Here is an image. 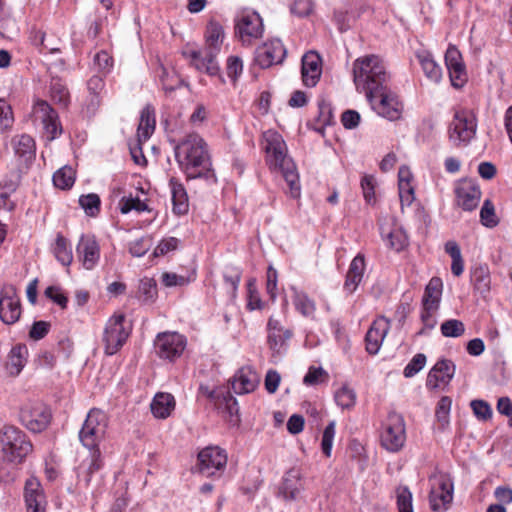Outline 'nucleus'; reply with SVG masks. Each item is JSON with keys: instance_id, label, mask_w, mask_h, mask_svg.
Here are the masks:
<instances>
[{"instance_id": "nucleus-34", "label": "nucleus", "mask_w": 512, "mask_h": 512, "mask_svg": "<svg viewBox=\"0 0 512 512\" xmlns=\"http://www.w3.org/2000/svg\"><path fill=\"white\" fill-rule=\"evenodd\" d=\"M225 38L224 28L216 21L207 24L205 32V48L219 54Z\"/></svg>"}, {"instance_id": "nucleus-29", "label": "nucleus", "mask_w": 512, "mask_h": 512, "mask_svg": "<svg viewBox=\"0 0 512 512\" xmlns=\"http://www.w3.org/2000/svg\"><path fill=\"white\" fill-rule=\"evenodd\" d=\"M89 456L82 461L78 467V478L83 481L86 486H89L92 477L95 473L103 467V460L101 457L100 449H88Z\"/></svg>"}, {"instance_id": "nucleus-39", "label": "nucleus", "mask_w": 512, "mask_h": 512, "mask_svg": "<svg viewBox=\"0 0 512 512\" xmlns=\"http://www.w3.org/2000/svg\"><path fill=\"white\" fill-rule=\"evenodd\" d=\"M52 252L63 266H70L72 264L74 258L72 247L69 240L62 234H57L52 246Z\"/></svg>"}, {"instance_id": "nucleus-25", "label": "nucleus", "mask_w": 512, "mask_h": 512, "mask_svg": "<svg viewBox=\"0 0 512 512\" xmlns=\"http://www.w3.org/2000/svg\"><path fill=\"white\" fill-rule=\"evenodd\" d=\"M390 329V320L380 316L373 321L366 333V350L369 354L375 355L379 352L383 341Z\"/></svg>"}, {"instance_id": "nucleus-20", "label": "nucleus", "mask_w": 512, "mask_h": 512, "mask_svg": "<svg viewBox=\"0 0 512 512\" xmlns=\"http://www.w3.org/2000/svg\"><path fill=\"white\" fill-rule=\"evenodd\" d=\"M286 55L284 45L279 39H273L263 43L256 49L255 61L261 68H269L281 63Z\"/></svg>"}, {"instance_id": "nucleus-55", "label": "nucleus", "mask_w": 512, "mask_h": 512, "mask_svg": "<svg viewBox=\"0 0 512 512\" xmlns=\"http://www.w3.org/2000/svg\"><path fill=\"white\" fill-rule=\"evenodd\" d=\"M327 379L328 373L322 367H310L304 376L303 383L313 386L325 382Z\"/></svg>"}, {"instance_id": "nucleus-21", "label": "nucleus", "mask_w": 512, "mask_h": 512, "mask_svg": "<svg viewBox=\"0 0 512 512\" xmlns=\"http://www.w3.org/2000/svg\"><path fill=\"white\" fill-rule=\"evenodd\" d=\"M267 341L273 354L282 355L292 337V331L285 328L280 320L270 317L267 323Z\"/></svg>"}, {"instance_id": "nucleus-41", "label": "nucleus", "mask_w": 512, "mask_h": 512, "mask_svg": "<svg viewBox=\"0 0 512 512\" xmlns=\"http://www.w3.org/2000/svg\"><path fill=\"white\" fill-rule=\"evenodd\" d=\"M471 281L474 288L481 294L490 290V272L487 267L479 266L471 272Z\"/></svg>"}, {"instance_id": "nucleus-31", "label": "nucleus", "mask_w": 512, "mask_h": 512, "mask_svg": "<svg viewBox=\"0 0 512 512\" xmlns=\"http://www.w3.org/2000/svg\"><path fill=\"white\" fill-rule=\"evenodd\" d=\"M171 190L173 212L176 215H184L189 210V200L186 189L177 179L171 178L169 181Z\"/></svg>"}, {"instance_id": "nucleus-51", "label": "nucleus", "mask_w": 512, "mask_h": 512, "mask_svg": "<svg viewBox=\"0 0 512 512\" xmlns=\"http://www.w3.org/2000/svg\"><path fill=\"white\" fill-rule=\"evenodd\" d=\"M79 204L89 216H96L100 210V198L97 194L91 193L82 195Z\"/></svg>"}, {"instance_id": "nucleus-45", "label": "nucleus", "mask_w": 512, "mask_h": 512, "mask_svg": "<svg viewBox=\"0 0 512 512\" xmlns=\"http://www.w3.org/2000/svg\"><path fill=\"white\" fill-rule=\"evenodd\" d=\"M334 399L342 409H351L356 404V393L347 385H343L334 394Z\"/></svg>"}, {"instance_id": "nucleus-46", "label": "nucleus", "mask_w": 512, "mask_h": 512, "mask_svg": "<svg viewBox=\"0 0 512 512\" xmlns=\"http://www.w3.org/2000/svg\"><path fill=\"white\" fill-rule=\"evenodd\" d=\"M481 223L488 228H493L498 225L499 220L495 213L494 204L491 200L486 199L480 210Z\"/></svg>"}, {"instance_id": "nucleus-40", "label": "nucleus", "mask_w": 512, "mask_h": 512, "mask_svg": "<svg viewBox=\"0 0 512 512\" xmlns=\"http://www.w3.org/2000/svg\"><path fill=\"white\" fill-rule=\"evenodd\" d=\"M293 303L296 310L305 317H313L316 311L315 302L304 292L295 291Z\"/></svg>"}, {"instance_id": "nucleus-50", "label": "nucleus", "mask_w": 512, "mask_h": 512, "mask_svg": "<svg viewBox=\"0 0 512 512\" xmlns=\"http://www.w3.org/2000/svg\"><path fill=\"white\" fill-rule=\"evenodd\" d=\"M397 507L399 512H413L412 493L406 486L396 489Z\"/></svg>"}, {"instance_id": "nucleus-49", "label": "nucleus", "mask_w": 512, "mask_h": 512, "mask_svg": "<svg viewBox=\"0 0 512 512\" xmlns=\"http://www.w3.org/2000/svg\"><path fill=\"white\" fill-rule=\"evenodd\" d=\"M51 99L62 106H67L69 101V93L64 84L59 80H52L50 84Z\"/></svg>"}, {"instance_id": "nucleus-32", "label": "nucleus", "mask_w": 512, "mask_h": 512, "mask_svg": "<svg viewBox=\"0 0 512 512\" xmlns=\"http://www.w3.org/2000/svg\"><path fill=\"white\" fill-rule=\"evenodd\" d=\"M30 40L40 51H47L52 54L61 51L59 47L61 40L53 34H47L41 30L33 29L30 32Z\"/></svg>"}, {"instance_id": "nucleus-57", "label": "nucleus", "mask_w": 512, "mask_h": 512, "mask_svg": "<svg viewBox=\"0 0 512 512\" xmlns=\"http://www.w3.org/2000/svg\"><path fill=\"white\" fill-rule=\"evenodd\" d=\"M426 364V356L422 353L414 355L410 362L404 368L403 374L405 377L410 378L415 376L421 371Z\"/></svg>"}, {"instance_id": "nucleus-17", "label": "nucleus", "mask_w": 512, "mask_h": 512, "mask_svg": "<svg viewBox=\"0 0 512 512\" xmlns=\"http://www.w3.org/2000/svg\"><path fill=\"white\" fill-rule=\"evenodd\" d=\"M445 64L449 73L451 85L462 88L467 82L466 67L460 51L454 45H449L445 53Z\"/></svg>"}, {"instance_id": "nucleus-19", "label": "nucleus", "mask_w": 512, "mask_h": 512, "mask_svg": "<svg viewBox=\"0 0 512 512\" xmlns=\"http://www.w3.org/2000/svg\"><path fill=\"white\" fill-rule=\"evenodd\" d=\"M21 313V303L15 288H5L0 297V320L6 325H12L19 320Z\"/></svg>"}, {"instance_id": "nucleus-6", "label": "nucleus", "mask_w": 512, "mask_h": 512, "mask_svg": "<svg viewBox=\"0 0 512 512\" xmlns=\"http://www.w3.org/2000/svg\"><path fill=\"white\" fill-rule=\"evenodd\" d=\"M429 502L433 511H446L453 499V482L449 475L435 473L430 477Z\"/></svg>"}, {"instance_id": "nucleus-2", "label": "nucleus", "mask_w": 512, "mask_h": 512, "mask_svg": "<svg viewBox=\"0 0 512 512\" xmlns=\"http://www.w3.org/2000/svg\"><path fill=\"white\" fill-rule=\"evenodd\" d=\"M175 157L189 179L203 176L211 166L206 143L196 133L188 134L175 146Z\"/></svg>"}, {"instance_id": "nucleus-44", "label": "nucleus", "mask_w": 512, "mask_h": 512, "mask_svg": "<svg viewBox=\"0 0 512 512\" xmlns=\"http://www.w3.org/2000/svg\"><path fill=\"white\" fill-rule=\"evenodd\" d=\"M157 75L165 92H172L181 84L180 77L174 71H168L162 65L159 67Z\"/></svg>"}, {"instance_id": "nucleus-5", "label": "nucleus", "mask_w": 512, "mask_h": 512, "mask_svg": "<svg viewBox=\"0 0 512 512\" xmlns=\"http://www.w3.org/2000/svg\"><path fill=\"white\" fill-rule=\"evenodd\" d=\"M108 418L99 409H91L79 432V439L87 449H99L100 442L104 439Z\"/></svg>"}, {"instance_id": "nucleus-60", "label": "nucleus", "mask_w": 512, "mask_h": 512, "mask_svg": "<svg viewBox=\"0 0 512 512\" xmlns=\"http://www.w3.org/2000/svg\"><path fill=\"white\" fill-rule=\"evenodd\" d=\"M363 196L367 203L375 202V179L371 175H365L361 180Z\"/></svg>"}, {"instance_id": "nucleus-9", "label": "nucleus", "mask_w": 512, "mask_h": 512, "mask_svg": "<svg viewBox=\"0 0 512 512\" xmlns=\"http://www.w3.org/2000/svg\"><path fill=\"white\" fill-rule=\"evenodd\" d=\"M477 129L476 116L473 111L462 109L456 111L450 125V140L455 145L467 144L474 138Z\"/></svg>"}, {"instance_id": "nucleus-43", "label": "nucleus", "mask_w": 512, "mask_h": 512, "mask_svg": "<svg viewBox=\"0 0 512 512\" xmlns=\"http://www.w3.org/2000/svg\"><path fill=\"white\" fill-rule=\"evenodd\" d=\"M75 181V171L72 167L64 166L57 170L53 175V183L57 188L69 189Z\"/></svg>"}, {"instance_id": "nucleus-64", "label": "nucleus", "mask_w": 512, "mask_h": 512, "mask_svg": "<svg viewBox=\"0 0 512 512\" xmlns=\"http://www.w3.org/2000/svg\"><path fill=\"white\" fill-rule=\"evenodd\" d=\"M398 191L402 208H404L405 206H410L414 202L415 191L414 186L412 184L399 185Z\"/></svg>"}, {"instance_id": "nucleus-63", "label": "nucleus", "mask_w": 512, "mask_h": 512, "mask_svg": "<svg viewBox=\"0 0 512 512\" xmlns=\"http://www.w3.org/2000/svg\"><path fill=\"white\" fill-rule=\"evenodd\" d=\"M45 295L61 308H66L68 299L62 292L61 288L57 286H49L45 290Z\"/></svg>"}, {"instance_id": "nucleus-12", "label": "nucleus", "mask_w": 512, "mask_h": 512, "mask_svg": "<svg viewBox=\"0 0 512 512\" xmlns=\"http://www.w3.org/2000/svg\"><path fill=\"white\" fill-rule=\"evenodd\" d=\"M235 30L243 45H251L253 41L261 38L263 35V20L255 11H243L238 16Z\"/></svg>"}, {"instance_id": "nucleus-42", "label": "nucleus", "mask_w": 512, "mask_h": 512, "mask_svg": "<svg viewBox=\"0 0 512 512\" xmlns=\"http://www.w3.org/2000/svg\"><path fill=\"white\" fill-rule=\"evenodd\" d=\"M382 236L387 245L396 251H401L408 245L407 235L401 228H395L387 234L382 231Z\"/></svg>"}, {"instance_id": "nucleus-26", "label": "nucleus", "mask_w": 512, "mask_h": 512, "mask_svg": "<svg viewBox=\"0 0 512 512\" xmlns=\"http://www.w3.org/2000/svg\"><path fill=\"white\" fill-rule=\"evenodd\" d=\"M455 370L456 367L451 360H439L428 373L427 387L437 389L441 385H447L452 380Z\"/></svg>"}, {"instance_id": "nucleus-33", "label": "nucleus", "mask_w": 512, "mask_h": 512, "mask_svg": "<svg viewBox=\"0 0 512 512\" xmlns=\"http://www.w3.org/2000/svg\"><path fill=\"white\" fill-rule=\"evenodd\" d=\"M443 283L438 277H433L427 284L423 296V308L426 310H438L442 295Z\"/></svg>"}, {"instance_id": "nucleus-48", "label": "nucleus", "mask_w": 512, "mask_h": 512, "mask_svg": "<svg viewBox=\"0 0 512 512\" xmlns=\"http://www.w3.org/2000/svg\"><path fill=\"white\" fill-rule=\"evenodd\" d=\"M119 209L122 214H127L132 210L141 213L147 211L148 206L144 201L140 200L139 198L129 196L121 198V200L119 201Z\"/></svg>"}, {"instance_id": "nucleus-58", "label": "nucleus", "mask_w": 512, "mask_h": 512, "mask_svg": "<svg viewBox=\"0 0 512 512\" xmlns=\"http://www.w3.org/2000/svg\"><path fill=\"white\" fill-rule=\"evenodd\" d=\"M474 415L482 421H486L492 417V408L488 402L484 400H472L470 403Z\"/></svg>"}, {"instance_id": "nucleus-54", "label": "nucleus", "mask_w": 512, "mask_h": 512, "mask_svg": "<svg viewBox=\"0 0 512 512\" xmlns=\"http://www.w3.org/2000/svg\"><path fill=\"white\" fill-rule=\"evenodd\" d=\"M243 61L237 55H231L226 61V73L232 82H236L243 72Z\"/></svg>"}, {"instance_id": "nucleus-14", "label": "nucleus", "mask_w": 512, "mask_h": 512, "mask_svg": "<svg viewBox=\"0 0 512 512\" xmlns=\"http://www.w3.org/2000/svg\"><path fill=\"white\" fill-rule=\"evenodd\" d=\"M227 464V453L218 446H208L198 453V470L206 476H215L222 473Z\"/></svg>"}, {"instance_id": "nucleus-35", "label": "nucleus", "mask_w": 512, "mask_h": 512, "mask_svg": "<svg viewBox=\"0 0 512 512\" xmlns=\"http://www.w3.org/2000/svg\"><path fill=\"white\" fill-rule=\"evenodd\" d=\"M174 409L175 399L169 393H157L151 403V412L159 419H166Z\"/></svg>"}, {"instance_id": "nucleus-61", "label": "nucleus", "mask_w": 512, "mask_h": 512, "mask_svg": "<svg viewBox=\"0 0 512 512\" xmlns=\"http://www.w3.org/2000/svg\"><path fill=\"white\" fill-rule=\"evenodd\" d=\"M112 57L106 51H100L94 56V65L99 72L107 73L112 67Z\"/></svg>"}, {"instance_id": "nucleus-22", "label": "nucleus", "mask_w": 512, "mask_h": 512, "mask_svg": "<svg viewBox=\"0 0 512 512\" xmlns=\"http://www.w3.org/2000/svg\"><path fill=\"white\" fill-rule=\"evenodd\" d=\"M33 112L35 118L42 122L49 141L54 140L62 133L58 115L46 101H38L34 106Z\"/></svg>"}, {"instance_id": "nucleus-30", "label": "nucleus", "mask_w": 512, "mask_h": 512, "mask_svg": "<svg viewBox=\"0 0 512 512\" xmlns=\"http://www.w3.org/2000/svg\"><path fill=\"white\" fill-rule=\"evenodd\" d=\"M14 153L24 163H29L35 158L36 145L33 138L23 134L12 139Z\"/></svg>"}, {"instance_id": "nucleus-24", "label": "nucleus", "mask_w": 512, "mask_h": 512, "mask_svg": "<svg viewBox=\"0 0 512 512\" xmlns=\"http://www.w3.org/2000/svg\"><path fill=\"white\" fill-rule=\"evenodd\" d=\"M304 490L303 475L299 468H291L285 472L278 494L286 501H296Z\"/></svg>"}, {"instance_id": "nucleus-56", "label": "nucleus", "mask_w": 512, "mask_h": 512, "mask_svg": "<svg viewBox=\"0 0 512 512\" xmlns=\"http://www.w3.org/2000/svg\"><path fill=\"white\" fill-rule=\"evenodd\" d=\"M88 89L93 94L91 99L92 110H95L100 105L98 93L104 88V80L101 76L95 75L88 80Z\"/></svg>"}, {"instance_id": "nucleus-37", "label": "nucleus", "mask_w": 512, "mask_h": 512, "mask_svg": "<svg viewBox=\"0 0 512 512\" xmlns=\"http://www.w3.org/2000/svg\"><path fill=\"white\" fill-rule=\"evenodd\" d=\"M155 113L154 109L146 106L140 116V122L137 129L138 143L147 141L155 130Z\"/></svg>"}, {"instance_id": "nucleus-28", "label": "nucleus", "mask_w": 512, "mask_h": 512, "mask_svg": "<svg viewBox=\"0 0 512 512\" xmlns=\"http://www.w3.org/2000/svg\"><path fill=\"white\" fill-rule=\"evenodd\" d=\"M258 383V374L250 367H243L234 375L231 386L236 394H246L253 392Z\"/></svg>"}, {"instance_id": "nucleus-10", "label": "nucleus", "mask_w": 512, "mask_h": 512, "mask_svg": "<svg viewBox=\"0 0 512 512\" xmlns=\"http://www.w3.org/2000/svg\"><path fill=\"white\" fill-rule=\"evenodd\" d=\"M367 100L379 116L390 121H396L401 118L403 104L398 96L390 91L386 85L375 96L367 98Z\"/></svg>"}, {"instance_id": "nucleus-11", "label": "nucleus", "mask_w": 512, "mask_h": 512, "mask_svg": "<svg viewBox=\"0 0 512 512\" xmlns=\"http://www.w3.org/2000/svg\"><path fill=\"white\" fill-rule=\"evenodd\" d=\"M19 418L23 426L28 430L39 433L49 425L51 411L41 402H29L22 406Z\"/></svg>"}, {"instance_id": "nucleus-18", "label": "nucleus", "mask_w": 512, "mask_h": 512, "mask_svg": "<svg viewBox=\"0 0 512 512\" xmlns=\"http://www.w3.org/2000/svg\"><path fill=\"white\" fill-rule=\"evenodd\" d=\"M183 55L190 61V64L198 71L215 76L219 73L220 67L216 60V53L204 48L202 50L187 49Z\"/></svg>"}, {"instance_id": "nucleus-47", "label": "nucleus", "mask_w": 512, "mask_h": 512, "mask_svg": "<svg viewBox=\"0 0 512 512\" xmlns=\"http://www.w3.org/2000/svg\"><path fill=\"white\" fill-rule=\"evenodd\" d=\"M157 296L156 282L150 278H144L139 284V297L144 303H151Z\"/></svg>"}, {"instance_id": "nucleus-27", "label": "nucleus", "mask_w": 512, "mask_h": 512, "mask_svg": "<svg viewBox=\"0 0 512 512\" xmlns=\"http://www.w3.org/2000/svg\"><path fill=\"white\" fill-rule=\"evenodd\" d=\"M321 58L316 52H308L302 57V80L305 86L314 87L322 74Z\"/></svg>"}, {"instance_id": "nucleus-15", "label": "nucleus", "mask_w": 512, "mask_h": 512, "mask_svg": "<svg viewBox=\"0 0 512 512\" xmlns=\"http://www.w3.org/2000/svg\"><path fill=\"white\" fill-rule=\"evenodd\" d=\"M100 245L92 234H82L76 245V258L85 270H93L100 261Z\"/></svg>"}, {"instance_id": "nucleus-7", "label": "nucleus", "mask_w": 512, "mask_h": 512, "mask_svg": "<svg viewBox=\"0 0 512 512\" xmlns=\"http://www.w3.org/2000/svg\"><path fill=\"white\" fill-rule=\"evenodd\" d=\"M381 445L389 452L400 451L406 442L405 421L400 414L390 413L383 425Z\"/></svg>"}, {"instance_id": "nucleus-62", "label": "nucleus", "mask_w": 512, "mask_h": 512, "mask_svg": "<svg viewBox=\"0 0 512 512\" xmlns=\"http://www.w3.org/2000/svg\"><path fill=\"white\" fill-rule=\"evenodd\" d=\"M13 120L11 107L4 99H0V128L7 129L11 127Z\"/></svg>"}, {"instance_id": "nucleus-13", "label": "nucleus", "mask_w": 512, "mask_h": 512, "mask_svg": "<svg viewBox=\"0 0 512 512\" xmlns=\"http://www.w3.org/2000/svg\"><path fill=\"white\" fill-rule=\"evenodd\" d=\"M186 338L177 332H162L156 336L154 348L161 359L174 361L186 348Z\"/></svg>"}, {"instance_id": "nucleus-16", "label": "nucleus", "mask_w": 512, "mask_h": 512, "mask_svg": "<svg viewBox=\"0 0 512 512\" xmlns=\"http://www.w3.org/2000/svg\"><path fill=\"white\" fill-rule=\"evenodd\" d=\"M455 202L464 211L475 210L481 200V190L478 183L471 179H462L455 184Z\"/></svg>"}, {"instance_id": "nucleus-59", "label": "nucleus", "mask_w": 512, "mask_h": 512, "mask_svg": "<svg viewBox=\"0 0 512 512\" xmlns=\"http://www.w3.org/2000/svg\"><path fill=\"white\" fill-rule=\"evenodd\" d=\"M451 404H452V401L447 396L442 397L438 402L437 409H436V417H437L438 421L442 423V425L448 424Z\"/></svg>"}, {"instance_id": "nucleus-52", "label": "nucleus", "mask_w": 512, "mask_h": 512, "mask_svg": "<svg viewBox=\"0 0 512 512\" xmlns=\"http://www.w3.org/2000/svg\"><path fill=\"white\" fill-rule=\"evenodd\" d=\"M335 432H336V423H335V421H331L325 427L323 434H322V440H321V449H322L323 454L326 457L331 456Z\"/></svg>"}, {"instance_id": "nucleus-38", "label": "nucleus", "mask_w": 512, "mask_h": 512, "mask_svg": "<svg viewBox=\"0 0 512 512\" xmlns=\"http://www.w3.org/2000/svg\"><path fill=\"white\" fill-rule=\"evenodd\" d=\"M418 61L422 67L425 76L434 83H439L442 79V68L433 59L429 52H421L417 54Z\"/></svg>"}, {"instance_id": "nucleus-8", "label": "nucleus", "mask_w": 512, "mask_h": 512, "mask_svg": "<svg viewBox=\"0 0 512 512\" xmlns=\"http://www.w3.org/2000/svg\"><path fill=\"white\" fill-rule=\"evenodd\" d=\"M124 322L123 314H115L107 321L102 337L106 355L116 354L128 339L130 331L124 327Z\"/></svg>"}, {"instance_id": "nucleus-3", "label": "nucleus", "mask_w": 512, "mask_h": 512, "mask_svg": "<svg viewBox=\"0 0 512 512\" xmlns=\"http://www.w3.org/2000/svg\"><path fill=\"white\" fill-rule=\"evenodd\" d=\"M353 81L358 92L366 98L375 96L387 82L388 74L382 59L376 55H366L353 62Z\"/></svg>"}, {"instance_id": "nucleus-23", "label": "nucleus", "mask_w": 512, "mask_h": 512, "mask_svg": "<svg viewBox=\"0 0 512 512\" xmlns=\"http://www.w3.org/2000/svg\"><path fill=\"white\" fill-rule=\"evenodd\" d=\"M23 496L26 512H46V496L36 477L32 476L26 480Z\"/></svg>"}, {"instance_id": "nucleus-36", "label": "nucleus", "mask_w": 512, "mask_h": 512, "mask_svg": "<svg viewBox=\"0 0 512 512\" xmlns=\"http://www.w3.org/2000/svg\"><path fill=\"white\" fill-rule=\"evenodd\" d=\"M28 356V348L24 344L14 346L10 353L9 359L6 364L8 373L12 376H17L26 364Z\"/></svg>"}, {"instance_id": "nucleus-53", "label": "nucleus", "mask_w": 512, "mask_h": 512, "mask_svg": "<svg viewBox=\"0 0 512 512\" xmlns=\"http://www.w3.org/2000/svg\"><path fill=\"white\" fill-rule=\"evenodd\" d=\"M441 333L445 337H460L465 332V326L462 321L450 319L441 324Z\"/></svg>"}, {"instance_id": "nucleus-1", "label": "nucleus", "mask_w": 512, "mask_h": 512, "mask_svg": "<svg viewBox=\"0 0 512 512\" xmlns=\"http://www.w3.org/2000/svg\"><path fill=\"white\" fill-rule=\"evenodd\" d=\"M266 163L272 172H280L289 187L291 197L300 196L299 175L293 160L287 154L282 136L273 130L263 133Z\"/></svg>"}, {"instance_id": "nucleus-4", "label": "nucleus", "mask_w": 512, "mask_h": 512, "mask_svg": "<svg viewBox=\"0 0 512 512\" xmlns=\"http://www.w3.org/2000/svg\"><path fill=\"white\" fill-rule=\"evenodd\" d=\"M1 443L3 457L11 463H21L33 448L27 436L13 426L4 428Z\"/></svg>"}]
</instances>
